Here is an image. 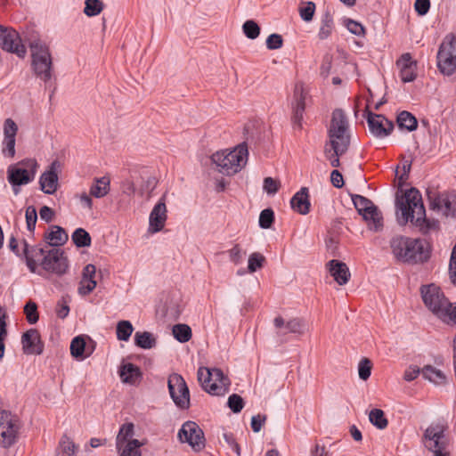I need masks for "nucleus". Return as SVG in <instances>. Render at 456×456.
<instances>
[{
	"mask_svg": "<svg viewBox=\"0 0 456 456\" xmlns=\"http://www.w3.org/2000/svg\"><path fill=\"white\" fill-rule=\"evenodd\" d=\"M397 123L401 128L408 131H413L417 128L418 122L416 118L408 111H402L397 117Z\"/></svg>",
	"mask_w": 456,
	"mask_h": 456,
	"instance_id": "obj_40",
	"label": "nucleus"
},
{
	"mask_svg": "<svg viewBox=\"0 0 456 456\" xmlns=\"http://www.w3.org/2000/svg\"><path fill=\"white\" fill-rule=\"evenodd\" d=\"M178 437L182 443H188L195 452H200L205 447L204 433L196 422H185L178 432Z\"/></svg>",
	"mask_w": 456,
	"mask_h": 456,
	"instance_id": "obj_13",
	"label": "nucleus"
},
{
	"mask_svg": "<svg viewBox=\"0 0 456 456\" xmlns=\"http://www.w3.org/2000/svg\"><path fill=\"white\" fill-rule=\"evenodd\" d=\"M167 194H163L159 201L155 204L149 216L150 233H157L161 232L167 219V208L166 205Z\"/></svg>",
	"mask_w": 456,
	"mask_h": 456,
	"instance_id": "obj_19",
	"label": "nucleus"
},
{
	"mask_svg": "<svg viewBox=\"0 0 456 456\" xmlns=\"http://www.w3.org/2000/svg\"><path fill=\"white\" fill-rule=\"evenodd\" d=\"M172 333L176 340L181 343L188 342L192 336L191 329L187 324H175L173 326Z\"/></svg>",
	"mask_w": 456,
	"mask_h": 456,
	"instance_id": "obj_39",
	"label": "nucleus"
},
{
	"mask_svg": "<svg viewBox=\"0 0 456 456\" xmlns=\"http://www.w3.org/2000/svg\"><path fill=\"white\" fill-rule=\"evenodd\" d=\"M411 166V160H403L402 162L403 172L398 176L399 188L395 196L397 221L400 225H405L410 222L422 234L437 232L440 228L439 222L436 219L427 218L420 192L416 188L409 190L402 188L403 183L408 179Z\"/></svg>",
	"mask_w": 456,
	"mask_h": 456,
	"instance_id": "obj_1",
	"label": "nucleus"
},
{
	"mask_svg": "<svg viewBox=\"0 0 456 456\" xmlns=\"http://www.w3.org/2000/svg\"><path fill=\"white\" fill-rule=\"evenodd\" d=\"M230 260L234 265H239L242 262L243 255L245 252H242L239 244L234 245L230 250H228Z\"/></svg>",
	"mask_w": 456,
	"mask_h": 456,
	"instance_id": "obj_61",
	"label": "nucleus"
},
{
	"mask_svg": "<svg viewBox=\"0 0 456 456\" xmlns=\"http://www.w3.org/2000/svg\"><path fill=\"white\" fill-rule=\"evenodd\" d=\"M78 446L67 435H63L57 449L59 456H75Z\"/></svg>",
	"mask_w": 456,
	"mask_h": 456,
	"instance_id": "obj_36",
	"label": "nucleus"
},
{
	"mask_svg": "<svg viewBox=\"0 0 456 456\" xmlns=\"http://www.w3.org/2000/svg\"><path fill=\"white\" fill-rule=\"evenodd\" d=\"M448 427L444 422L432 423L424 433V444L429 451L448 447V440L444 436Z\"/></svg>",
	"mask_w": 456,
	"mask_h": 456,
	"instance_id": "obj_15",
	"label": "nucleus"
},
{
	"mask_svg": "<svg viewBox=\"0 0 456 456\" xmlns=\"http://www.w3.org/2000/svg\"><path fill=\"white\" fill-rule=\"evenodd\" d=\"M134 425L131 422L120 426L116 436V451L118 456H142L143 443L134 438Z\"/></svg>",
	"mask_w": 456,
	"mask_h": 456,
	"instance_id": "obj_7",
	"label": "nucleus"
},
{
	"mask_svg": "<svg viewBox=\"0 0 456 456\" xmlns=\"http://www.w3.org/2000/svg\"><path fill=\"white\" fill-rule=\"evenodd\" d=\"M449 272L452 282L456 285V243L452 251Z\"/></svg>",
	"mask_w": 456,
	"mask_h": 456,
	"instance_id": "obj_62",
	"label": "nucleus"
},
{
	"mask_svg": "<svg viewBox=\"0 0 456 456\" xmlns=\"http://www.w3.org/2000/svg\"><path fill=\"white\" fill-rule=\"evenodd\" d=\"M334 20L333 16L330 12H325L321 19L320 28L318 31V38L320 40H325L329 38L334 30Z\"/></svg>",
	"mask_w": 456,
	"mask_h": 456,
	"instance_id": "obj_34",
	"label": "nucleus"
},
{
	"mask_svg": "<svg viewBox=\"0 0 456 456\" xmlns=\"http://www.w3.org/2000/svg\"><path fill=\"white\" fill-rule=\"evenodd\" d=\"M330 182L334 187L342 188L344 185L342 174L337 169L333 170L330 174Z\"/></svg>",
	"mask_w": 456,
	"mask_h": 456,
	"instance_id": "obj_64",
	"label": "nucleus"
},
{
	"mask_svg": "<svg viewBox=\"0 0 456 456\" xmlns=\"http://www.w3.org/2000/svg\"><path fill=\"white\" fill-rule=\"evenodd\" d=\"M396 65L400 69V77L403 83L415 80L417 77V61L412 60L411 53L402 54L397 60Z\"/></svg>",
	"mask_w": 456,
	"mask_h": 456,
	"instance_id": "obj_25",
	"label": "nucleus"
},
{
	"mask_svg": "<svg viewBox=\"0 0 456 456\" xmlns=\"http://www.w3.org/2000/svg\"><path fill=\"white\" fill-rule=\"evenodd\" d=\"M58 162L53 161L49 169L44 172L39 179L40 189L46 194H53L59 187L57 174Z\"/></svg>",
	"mask_w": 456,
	"mask_h": 456,
	"instance_id": "obj_24",
	"label": "nucleus"
},
{
	"mask_svg": "<svg viewBox=\"0 0 456 456\" xmlns=\"http://www.w3.org/2000/svg\"><path fill=\"white\" fill-rule=\"evenodd\" d=\"M15 142L16 138H4L3 140V154L9 158L15 156Z\"/></svg>",
	"mask_w": 456,
	"mask_h": 456,
	"instance_id": "obj_58",
	"label": "nucleus"
},
{
	"mask_svg": "<svg viewBox=\"0 0 456 456\" xmlns=\"http://www.w3.org/2000/svg\"><path fill=\"white\" fill-rule=\"evenodd\" d=\"M31 48V66L35 75L48 83L53 75V59L49 47L40 42H33Z\"/></svg>",
	"mask_w": 456,
	"mask_h": 456,
	"instance_id": "obj_4",
	"label": "nucleus"
},
{
	"mask_svg": "<svg viewBox=\"0 0 456 456\" xmlns=\"http://www.w3.org/2000/svg\"><path fill=\"white\" fill-rule=\"evenodd\" d=\"M327 268L339 285H345L349 281L350 272L345 263L333 259L328 262Z\"/></svg>",
	"mask_w": 456,
	"mask_h": 456,
	"instance_id": "obj_27",
	"label": "nucleus"
},
{
	"mask_svg": "<svg viewBox=\"0 0 456 456\" xmlns=\"http://www.w3.org/2000/svg\"><path fill=\"white\" fill-rule=\"evenodd\" d=\"M119 376L124 383L134 385L140 381L142 378V372L139 367L128 362L121 366Z\"/></svg>",
	"mask_w": 456,
	"mask_h": 456,
	"instance_id": "obj_31",
	"label": "nucleus"
},
{
	"mask_svg": "<svg viewBox=\"0 0 456 456\" xmlns=\"http://www.w3.org/2000/svg\"><path fill=\"white\" fill-rule=\"evenodd\" d=\"M224 438L225 443L227 444L228 448L235 454V456H240V447L236 441L233 434L232 433H224Z\"/></svg>",
	"mask_w": 456,
	"mask_h": 456,
	"instance_id": "obj_56",
	"label": "nucleus"
},
{
	"mask_svg": "<svg viewBox=\"0 0 456 456\" xmlns=\"http://www.w3.org/2000/svg\"><path fill=\"white\" fill-rule=\"evenodd\" d=\"M390 248L398 262L414 265L426 262L429 258V253L420 239L396 235L391 239Z\"/></svg>",
	"mask_w": 456,
	"mask_h": 456,
	"instance_id": "obj_2",
	"label": "nucleus"
},
{
	"mask_svg": "<svg viewBox=\"0 0 456 456\" xmlns=\"http://www.w3.org/2000/svg\"><path fill=\"white\" fill-rule=\"evenodd\" d=\"M21 428L20 419L10 411H0V445L5 449L13 445Z\"/></svg>",
	"mask_w": 456,
	"mask_h": 456,
	"instance_id": "obj_9",
	"label": "nucleus"
},
{
	"mask_svg": "<svg viewBox=\"0 0 456 456\" xmlns=\"http://www.w3.org/2000/svg\"><path fill=\"white\" fill-rule=\"evenodd\" d=\"M437 318L448 325H456V303L450 302V306H445Z\"/></svg>",
	"mask_w": 456,
	"mask_h": 456,
	"instance_id": "obj_43",
	"label": "nucleus"
},
{
	"mask_svg": "<svg viewBox=\"0 0 456 456\" xmlns=\"http://www.w3.org/2000/svg\"><path fill=\"white\" fill-rule=\"evenodd\" d=\"M273 324L276 329L278 336H283L287 334V332L282 331L281 329L285 327L288 330V332L296 333V334H303L305 329V322L300 318H292L285 322V320L281 316H277L273 320Z\"/></svg>",
	"mask_w": 456,
	"mask_h": 456,
	"instance_id": "obj_26",
	"label": "nucleus"
},
{
	"mask_svg": "<svg viewBox=\"0 0 456 456\" xmlns=\"http://www.w3.org/2000/svg\"><path fill=\"white\" fill-rule=\"evenodd\" d=\"M71 239L78 248L89 247L92 240L90 234L83 228H77L72 233Z\"/></svg>",
	"mask_w": 456,
	"mask_h": 456,
	"instance_id": "obj_42",
	"label": "nucleus"
},
{
	"mask_svg": "<svg viewBox=\"0 0 456 456\" xmlns=\"http://www.w3.org/2000/svg\"><path fill=\"white\" fill-rule=\"evenodd\" d=\"M354 205L360 215L366 221H371L373 228L377 231L382 226V217L377 207L367 198L355 195L353 197Z\"/></svg>",
	"mask_w": 456,
	"mask_h": 456,
	"instance_id": "obj_16",
	"label": "nucleus"
},
{
	"mask_svg": "<svg viewBox=\"0 0 456 456\" xmlns=\"http://www.w3.org/2000/svg\"><path fill=\"white\" fill-rule=\"evenodd\" d=\"M25 217L28 230L31 232H34L37 220V213L34 206L26 208Z\"/></svg>",
	"mask_w": 456,
	"mask_h": 456,
	"instance_id": "obj_51",
	"label": "nucleus"
},
{
	"mask_svg": "<svg viewBox=\"0 0 456 456\" xmlns=\"http://www.w3.org/2000/svg\"><path fill=\"white\" fill-rule=\"evenodd\" d=\"M68 233L60 226L54 225L45 234V241L51 246H61L68 240Z\"/></svg>",
	"mask_w": 456,
	"mask_h": 456,
	"instance_id": "obj_32",
	"label": "nucleus"
},
{
	"mask_svg": "<svg viewBox=\"0 0 456 456\" xmlns=\"http://www.w3.org/2000/svg\"><path fill=\"white\" fill-rule=\"evenodd\" d=\"M38 164L34 159H26L7 168V180L12 186L29 183L35 179Z\"/></svg>",
	"mask_w": 456,
	"mask_h": 456,
	"instance_id": "obj_8",
	"label": "nucleus"
},
{
	"mask_svg": "<svg viewBox=\"0 0 456 456\" xmlns=\"http://www.w3.org/2000/svg\"><path fill=\"white\" fill-rule=\"evenodd\" d=\"M157 179L154 175L150 174L148 171H143L140 175V183L137 184V194L146 200L151 198V194L152 191L155 189L157 185Z\"/></svg>",
	"mask_w": 456,
	"mask_h": 456,
	"instance_id": "obj_30",
	"label": "nucleus"
},
{
	"mask_svg": "<svg viewBox=\"0 0 456 456\" xmlns=\"http://www.w3.org/2000/svg\"><path fill=\"white\" fill-rule=\"evenodd\" d=\"M437 67L441 73L451 76L456 69V38L446 37L437 53Z\"/></svg>",
	"mask_w": 456,
	"mask_h": 456,
	"instance_id": "obj_10",
	"label": "nucleus"
},
{
	"mask_svg": "<svg viewBox=\"0 0 456 456\" xmlns=\"http://www.w3.org/2000/svg\"><path fill=\"white\" fill-rule=\"evenodd\" d=\"M21 344L26 354H41L44 351V343L36 329H30L23 333Z\"/></svg>",
	"mask_w": 456,
	"mask_h": 456,
	"instance_id": "obj_23",
	"label": "nucleus"
},
{
	"mask_svg": "<svg viewBox=\"0 0 456 456\" xmlns=\"http://www.w3.org/2000/svg\"><path fill=\"white\" fill-rule=\"evenodd\" d=\"M248 153V148L245 145H239L230 151L225 150L214 153L211 159L220 173L232 175L245 166Z\"/></svg>",
	"mask_w": 456,
	"mask_h": 456,
	"instance_id": "obj_3",
	"label": "nucleus"
},
{
	"mask_svg": "<svg viewBox=\"0 0 456 456\" xmlns=\"http://www.w3.org/2000/svg\"><path fill=\"white\" fill-rule=\"evenodd\" d=\"M0 45L3 50L17 54L23 58L26 47L21 44L18 32L12 28H5L0 25Z\"/></svg>",
	"mask_w": 456,
	"mask_h": 456,
	"instance_id": "obj_18",
	"label": "nucleus"
},
{
	"mask_svg": "<svg viewBox=\"0 0 456 456\" xmlns=\"http://www.w3.org/2000/svg\"><path fill=\"white\" fill-rule=\"evenodd\" d=\"M283 45L282 37L279 34H272L266 39V47L269 50H277Z\"/></svg>",
	"mask_w": 456,
	"mask_h": 456,
	"instance_id": "obj_59",
	"label": "nucleus"
},
{
	"mask_svg": "<svg viewBox=\"0 0 456 456\" xmlns=\"http://www.w3.org/2000/svg\"><path fill=\"white\" fill-rule=\"evenodd\" d=\"M24 314L30 324H34L38 321L37 305L36 303L28 301L24 306Z\"/></svg>",
	"mask_w": 456,
	"mask_h": 456,
	"instance_id": "obj_49",
	"label": "nucleus"
},
{
	"mask_svg": "<svg viewBox=\"0 0 456 456\" xmlns=\"http://www.w3.org/2000/svg\"><path fill=\"white\" fill-rule=\"evenodd\" d=\"M228 406L234 413H238L243 409L244 401L240 395L232 394L228 398Z\"/></svg>",
	"mask_w": 456,
	"mask_h": 456,
	"instance_id": "obj_53",
	"label": "nucleus"
},
{
	"mask_svg": "<svg viewBox=\"0 0 456 456\" xmlns=\"http://www.w3.org/2000/svg\"><path fill=\"white\" fill-rule=\"evenodd\" d=\"M290 205L294 211L306 215L310 211L309 192L306 187H302L290 200Z\"/></svg>",
	"mask_w": 456,
	"mask_h": 456,
	"instance_id": "obj_28",
	"label": "nucleus"
},
{
	"mask_svg": "<svg viewBox=\"0 0 456 456\" xmlns=\"http://www.w3.org/2000/svg\"><path fill=\"white\" fill-rule=\"evenodd\" d=\"M134 344L143 349H151L155 346L156 339L153 335L148 331H137L134 334Z\"/></svg>",
	"mask_w": 456,
	"mask_h": 456,
	"instance_id": "obj_37",
	"label": "nucleus"
},
{
	"mask_svg": "<svg viewBox=\"0 0 456 456\" xmlns=\"http://www.w3.org/2000/svg\"><path fill=\"white\" fill-rule=\"evenodd\" d=\"M371 361L366 357H363L358 364L359 378L362 380H367L371 374Z\"/></svg>",
	"mask_w": 456,
	"mask_h": 456,
	"instance_id": "obj_48",
	"label": "nucleus"
},
{
	"mask_svg": "<svg viewBox=\"0 0 456 456\" xmlns=\"http://www.w3.org/2000/svg\"><path fill=\"white\" fill-rule=\"evenodd\" d=\"M274 221V212L271 208L264 209L259 216V226L263 229H269Z\"/></svg>",
	"mask_w": 456,
	"mask_h": 456,
	"instance_id": "obj_47",
	"label": "nucleus"
},
{
	"mask_svg": "<svg viewBox=\"0 0 456 456\" xmlns=\"http://www.w3.org/2000/svg\"><path fill=\"white\" fill-rule=\"evenodd\" d=\"M420 294L424 305L436 317L445 306H450V300L445 297L440 287L434 283L422 285Z\"/></svg>",
	"mask_w": 456,
	"mask_h": 456,
	"instance_id": "obj_11",
	"label": "nucleus"
},
{
	"mask_svg": "<svg viewBox=\"0 0 456 456\" xmlns=\"http://www.w3.org/2000/svg\"><path fill=\"white\" fill-rule=\"evenodd\" d=\"M415 11L419 15H425L428 12L430 8L429 0H416L414 4Z\"/></svg>",
	"mask_w": 456,
	"mask_h": 456,
	"instance_id": "obj_63",
	"label": "nucleus"
},
{
	"mask_svg": "<svg viewBox=\"0 0 456 456\" xmlns=\"http://www.w3.org/2000/svg\"><path fill=\"white\" fill-rule=\"evenodd\" d=\"M430 208L445 216H456V193H442L434 198L428 195Z\"/></svg>",
	"mask_w": 456,
	"mask_h": 456,
	"instance_id": "obj_20",
	"label": "nucleus"
},
{
	"mask_svg": "<svg viewBox=\"0 0 456 456\" xmlns=\"http://www.w3.org/2000/svg\"><path fill=\"white\" fill-rule=\"evenodd\" d=\"M308 92L305 90L302 83H297L294 87L292 106V123L295 128H302V121L305 110V100Z\"/></svg>",
	"mask_w": 456,
	"mask_h": 456,
	"instance_id": "obj_17",
	"label": "nucleus"
},
{
	"mask_svg": "<svg viewBox=\"0 0 456 456\" xmlns=\"http://www.w3.org/2000/svg\"><path fill=\"white\" fill-rule=\"evenodd\" d=\"M265 263V257L259 252H254L249 255L248 269L249 273H255L261 269Z\"/></svg>",
	"mask_w": 456,
	"mask_h": 456,
	"instance_id": "obj_45",
	"label": "nucleus"
},
{
	"mask_svg": "<svg viewBox=\"0 0 456 456\" xmlns=\"http://www.w3.org/2000/svg\"><path fill=\"white\" fill-rule=\"evenodd\" d=\"M110 180L107 176L95 178L90 187V195L94 198H102L110 191Z\"/></svg>",
	"mask_w": 456,
	"mask_h": 456,
	"instance_id": "obj_33",
	"label": "nucleus"
},
{
	"mask_svg": "<svg viewBox=\"0 0 456 456\" xmlns=\"http://www.w3.org/2000/svg\"><path fill=\"white\" fill-rule=\"evenodd\" d=\"M198 379L203 389L213 395H224L229 390L230 380L220 369L200 367Z\"/></svg>",
	"mask_w": 456,
	"mask_h": 456,
	"instance_id": "obj_5",
	"label": "nucleus"
},
{
	"mask_svg": "<svg viewBox=\"0 0 456 456\" xmlns=\"http://www.w3.org/2000/svg\"><path fill=\"white\" fill-rule=\"evenodd\" d=\"M281 183L278 180H275L272 177H265L264 179L263 188L266 193L273 195L279 191Z\"/></svg>",
	"mask_w": 456,
	"mask_h": 456,
	"instance_id": "obj_55",
	"label": "nucleus"
},
{
	"mask_svg": "<svg viewBox=\"0 0 456 456\" xmlns=\"http://www.w3.org/2000/svg\"><path fill=\"white\" fill-rule=\"evenodd\" d=\"M422 376L431 382L436 384H442L445 380L444 373L431 365H426L421 370Z\"/></svg>",
	"mask_w": 456,
	"mask_h": 456,
	"instance_id": "obj_38",
	"label": "nucleus"
},
{
	"mask_svg": "<svg viewBox=\"0 0 456 456\" xmlns=\"http://www.w3.org/2000/svg\"><path fill=\"white\" fill-rule=\"evenodd\" d=\"M328 137L326 143L330 146L349 147V123L345 112L340 109H336L332 112Z\"/></svg>",
	"mask_w": 456,
	"mask_h": 456,
	"instance_id": "obj_6",
	"label": "nucleus"
},
{
	"mask_svg": "<svg viewBox=\"0 0 456 456\" xmlns=\"http://www.w3.org/2000/svg\"><path fill=\"white\" fill-rule=\"evenodd\" d=\"M18 126L12 118H6L4 123V138H16Z\"/></svg>",
	"mask_w": 456,
	"mask_h": 456,
	"instance_id": "obj_54",
	"label": "nucleus"
},
{
	"mask_svg": "<svg viewBox=\"0 0 456 456\" xmlns=\"http://www.w3.org/2000/svg\"><path fill=\"white\" fill-rule=\"evenodd\" d=\"M347 149L348 147L330 146L329 143H325L324 154L333 167H338L340 166L339 157L345 154Z\"/></svg>",
	"mask_w": 456,
	"mask_h": 456,
	"instance_id": "obj_35",
	"label": "nucleus"
},
{
	"mask_svg": "<svg viewBox=\"0 0 456 456\" xmlns=\"http://www.w3.org/2000/svg\"><path fill=\"white\" fill-rule=\"evenodd\" d=\"M84 12L88 17L96 16L103 10V3L101 0H86Z\"/></svg>",
	"mask_w": 456,
	"mask_h": 456,
	"instance_id": "obj_46",
	"label": "nucleus"
},
{
	"mask_svg": "<svg viewBox=\"0 0 456 456\" xmlns=\"http://www.w3.org/2000/svg\"><path fill=\"white\" fill-rule=\"evenodd\" d=\"M369 420L379 429H385L388 426L385 412L380 409L371 410L369 413Z\"/></svg>",
	"mask_w": 456,
	"mask_h": 456,
	"instance_id": "obj_41",
	"label": "nucleus"
},
{
	"mask_svg": "<svg viewBox=\"0 0 456 456\" xmlns=\"http://www.w3.org/2000/svg\"><path fill=\"white\" fill-rule=\"evenodd\" d=\"M366 118L370 133L377 137L387 136L394 129L393 123L383 115L366 110Z\"/></svg>",
	"mask_w": 456,
	"mask_h": 456,
	"instance_id": "obj_22",
	"label": "nucleus"
},
{
	"mask_svg": "<svg viewBox=\"0 0 456 456\" xmlns=\"http://www.w3.org/2000/svg\"><path fill=\"white\" fill-rule=\"evenodd\" d=\"M134 331V327L129 321H120L117 324V338L121 341H127Z\"/></svg>",
	"mask_w": 456,
	"mask_h": 456,
	"instance_id": "obj_44",
	"label": "nucleus"
},
{
	"mask_svg": "<svg viewBox=\"0 0 456 456\" xmlns=\"http://www.w3.org/2000/svg\"><path fill=\"white\" fill-rule=\"evenodd\" d=\"M8 247L11 251H12L17 256H24L26 258V263L30 270V272L35 273L37 268V261L35 260V257L37 256H43L44 255V248H33L31 250L28 249V244L26 240H23V248L20 251L19 248L18 240L14 236H11L9 239V244Z\"/></svg>",
	"mask_w": 456,
	"mask_h": 456,
	"instance_id": "obj_21",
	"label": "nucleus"
},
{
	"mask_svg": "<svg viewBox=\"0 0 456 456\" xmlns=\"http://www.w3.org/2000/svg\"><path fill=\"white\" fill-rule=\"evenodd\" d=\"M94 346L86 345V338L83 336L75 337L70 343V354L78 360L82 361L89 357L94 352Z\"/></svg>",
	"mask_w": 456,
	"mask_h": 456,
	"instance_id": "obj_29",
	"label": "nucleus"
},
{
	"mask_svg": "<svg viewBox=\"0 0 456 456\" xmlns=\"http://www.w3.org/2000/svg\"><path fill=\"white\" fill-rule=\"evenodd\" d=\"M96 285V280H88L86 278H82L78 287V293L82 296H86L95 289Z\"/></svg>",
	"mask_w": 456,
	"mask_h": 456,
	"instance_id": "obj_52",
	"label": "nucleus"
},
{
	"mask_svg": "<svg viewBox=\"0 0 456 456\" xmlns=\"http://www.w3.org/2000/svg\"><path fill=\"white\" fill-rule=\"evenodd\" d=\"M345 26L354 35L364 36L365 34L364 27L355 20L347 19L346 20H345Z\"/></svg>",
	"mask_w": 456,
	"mask_h": 456,
	"instance_id": "obj_57",
	"label": "nucleus"
},
{
	"mask_svg": "<svg viewBox=\"0 0 456 456\" xmlns=\"http://www.w3.org/2000/svg\"><path fill=\"white\" fill-rule=\"evenodd\" d=\"M315 12V4L313 2H308L305 6L299 9V14L305 21H311Z\"/></svg>",
	"mask_w": 456,
	"mask_h": 456,
	"instance_id": "obj_60",
	"label": "nucleus"
},
{
	"mask_svg": "<svg viewBox=\"0 0 456 456\" xmlns=\"http://www.w3.org/2000/svg\"><path fill=\"white\" fill-rule=\"evenodd\" d=\"M167 387L175 405L180 409H188L190 392L184 379L180 374L173 373L168 377Z\"/></svg>",
	"mask_w": 456,
	"mask_h": 456,
	"instance_id": "obj_12",
	"label": "nucleus"
},
{
	"mask_svg": "<svg viewBox=\"0 0 456 456\" xmlns=\"http://www.w3.org/2000/svg\"><path fill=\"white\" fill-rule=\"evenodd\" d=\"M44 256L41 265L45 271L58 276L65 274L69 269L68 258L64 252L59 248H53Z\"/></svg>",
	"mask_w": 456,
	"mask_h": 456,
	"instance_id": "obj_14",
	"label": "nucleus"
},
{
	"mask_svg": "<svg viewBox=\"0 0 456 456\" xmlns=\"http://www.w3.org/2000/svg\"><path fill=\"white\" fill-rule=\"evenodd\" d=\"M242 28H243V32L246 35V37L250 38V39L256 38L259 36V34H260V28H259V26L257 25L256 22H255L252 20H247L243 24Z\"/></svg>",
	"mask_w": 456,
	"mask_h": 456,
	"instance_id": "obj_50",
	"label": "nucleus"
}]
</instances>
